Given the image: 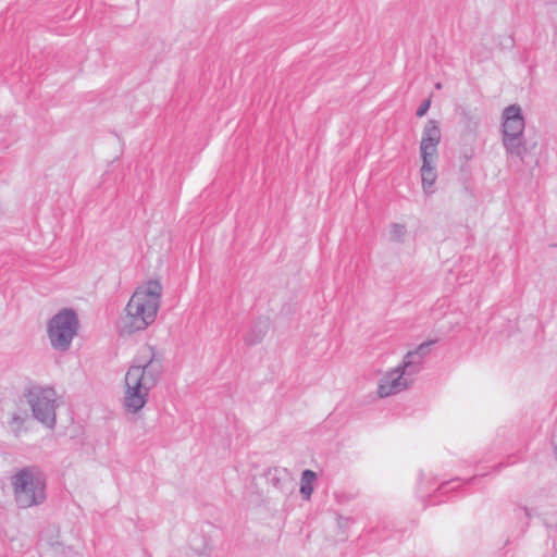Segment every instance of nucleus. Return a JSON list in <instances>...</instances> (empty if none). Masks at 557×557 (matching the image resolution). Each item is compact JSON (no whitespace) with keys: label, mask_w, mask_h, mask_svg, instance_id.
Here are the masks:
<instances>
[{"label":"nucleus","mask_w":557,"mask_h":557,"mask_svg":"<svg viewBox=\"0 0 557 557\" xmlns=\"http://www.w3.org/2000/svg\"><path fill=\"white\" fill-rule=\"evenodd\" d=\"M15 504L21 509L39 506L47 499V478L38 466H26L11 476Z\"/></svg>","instance_id":"7ed1b4c3"},{"label":"nucleus","mask_w":557,"mask_h":557,"mask_svg":"<svg viewBox=\"0 0 557 557\" xmlns=\"http://www.w3.org/2000/svg\"><path fill=\"white\" fill-rule=\"evenodd\" d=\"M161 296L162 285L158 281H149L146 285L137 287L120 320V334L129 336L151 325L156 321Z\"/></svg>","instance_id":"f03ea898"},{"label":"nucleus","mask_w":557,"mask_h":557,"mask_svg":"<svg viewBox=\"0 0 557 557\" xmlns=\"http://www.w3.org/2000/svg\"><path fill=\"white\" fill-rule=\"evenodd\" d=\"M430 106H431V100L430 99H426L424 100L417 109V116L419 117H422L426 114V112L429 111L430 109Z\"/></svg>","instance_id":"6ab92c4d"},{"label":"nucleus","mask_w":557,"mask_h":557,"mask_svg":"<svg viewBox=\"0 0 557 557\" xmlns=\"http://www.w3.org/2000/svg\"><path fill=\"white\" fill-rule=\"evenodd\" d=\"M26 398L34 419L42 425L53 429L57 423L55 409L59 406L54 388L32 386L26 393Z\"/></svg>","instance_id":"39448f33"},{"label":"nucleus","mask_w":557,"mask_h":557,"mask_svg":"<svg viewBox=\"0 0 557 557\" xmlns=\"http://www.w3.org/2000/svg\"><path fill=\"white\" fill-rule=\"evenodd\" d=\"M422 479H420V482H419V493H421V496L423 497L424 493H426V491H422Z\"/></svg>","instance_id":"412c9836"},{"label":"nucleus","mask_w":557,"mask_h":557,"mask_svg":"<svg viewBox=\"0 0 557 557\" xmlns=\"http://www.w3.org/2000/svg\"><path fill=\"white\" fill-rule=\"evenodd\" d=\"M79 330V320L72 308L58 311L47 324V334L53 349L64 352L71 348Z\"/></svg>","instance_id":"20e7f679"},{"label":"nucleus","mask_w":557,"mask_h":557,"mask_svg":"<svg viewBox=\"0 0 557 557\" xmlns=\"http://www.w3.org/2000/svg\"><path fill=\"white\" fill-rule=\"evenodd\" d=\"M442 133L436 120H428L425 123L420 143L421 159L436 158L437 147L441 143Z\"/></svg>","instance_id":"0eeeda50"},{"label":"nucleus","mask_w":557,"mask_h":557,"mask_svg":"<svg viewBox=\"0 0 557 557\" xmlns=\"http://www.w3.org/2000/svg\"><path fill=\"white\" fill-rule=\"evenodd\" d=\"M412 377L405 373L400 367L386 372L380 380L377 386V395L381 398L388 397L406 389Z\"/></svg>","instance_id":"423d86ee"},{"label":"nucleus","mask_w":557,"mask_h":557,"mask_svg":"<svg viewBox=\"0 0 557 557\" xmlns=\"http://www.w3.org/2000/svg\"><path fill=\"white\" fill-rule=\"evenodd\" d=\"M163 360L152 346L139 350L134 364L125 374L124 409L137 413L148 401L149 393L163 374Z\"/></svg>","instance_id":"f257e3e1"},{"label":"nucleus","mask_w":557,"mask_h":557,"mask_svg":"<svg viewBox=\"0 0 557 557\" xmlns=\"http://www.w3.org/2000/svg\"><path fill=\"white\" fill-rule=\"evenodd\" d=\"M545 496V492L544 491H540L534 497H533V502L535 504L534 507L530 508V507H522L521 510H523L524 515L527 518H531L533 516H537L540 515V503L541 500L544 498Z\"/></svg>","instance_id":"2eb2a0df"},{"label":"nucleus","mask_w":557,"mask_h":557,"mask_svg":"<svg viewBox=\"0 0 557 557\" xmlns=\"http://www.w3.org/2000/svg\"><path fill=\"white\" fill-rule=\"evenodd\" d=\"M406 232L407 230L404 224L394 223L392 225L391 235L394 240H401Z\"/></svg>","instance_id":"f3484780"},{"label":"nucleus","mask_w":557,"mask_h":557,"mask_svg":"<svg viewBox=\"0 0 557 557\" xmlns=\"http://www.w3.org/2000/svg\"><path fill=\"white\" fill-rule=\"evenodd\" d=\"M474 479H475V476H474V478H470V479L468 480V482H472Z\"/></svg>","instance_id":"b1692460"},{"label":"nucleus","mask_w":557,"mask_h":557,"mask_svg":"<svg viewBox=\"0 0 557 557\" xmlns=\"http://www.w3.org/2000/svg\"><path fill=\"white\" fill-rule=\"evenodd\" d=\"M460 479H453L451 481H445L443 482L437 488H436V493L438 494H443L445 493L446 491H448V486L455 482H458Z\"/></svg>","instance_id":"aec40b11"},{"label":"nucleus","mask_w":557,"mask_h":557,"mask_svg":"<svg viewBox=\"0 0 557 557\" xmlns=\"http://www.w3.org/2000/svg\"><path fill=\"white\" fill-rule=\"evenodd\" d=\"M434 342H424L422 344H420L416 349L414 351L422 358L424 359L431 351V346Z\"/></svg>","instance_id":"a211bd4d"},{"label":"nucleus","mask_w":557,"mask_h":557,"mask_svg":"<svg viewBox=\"0 0 557 557\" xmlns=\"http://www.w3.org/2000/svg\"><path fill=\"white\" fill-rule=\"evenodd\" d=\"M502 144L508 160L518 159L519 161L524 162L529 151L524 134H509V136H502Z\"/></svg>","instance_id":"1a4fd4ad"},{"label":"nucleus","mask_w":557,"mask_h":557,"mask_svg":"<svg viewBox=\"0 0 557 557\" xmlns=\"http://www.w3.org/2000/svg\"><path fill=\"white\" fill-rule=\"evenodd\" d=\"M423 359L414 351H408L404 357L403 363L399 364L405 373L409 374L411 377L419 373L422 369Z\"/></svg>","instance_id":"f8f14e48"},{"label":"nucleus","mask_w":557,"mask_h":557,"mask_svg":"<svg viewBox=\"0 0 557 557\" xmlns=\"http://www.w3.org/2000/svg\"><path fill=\"white\" fill-rule=\"evenodd\" d=\"M525 129V121L519 104H510L502 112V136L509 134L522 135Z\"/></svg>","instance_id":"6e6552de"},{"label":"nucleus","mask_w":557,"mask_h":557,"mask_svg":"<svg viewBox=\"0 0 557 557\" xmlns=\"http://www.w3.org/2000/svg\"><path fill=\"white\" fill-rule=\"evenodd\" d=\"M268 330L267 321H259L245 336L247 345H256L262 341Z\"/></svg>","instance_id":"4468645a"},{"label":"nucleus","mask_w":557,"mask_h":557,"mask_svg":"<svg viewBox=\"0 0 557 557\" xmlns=\"http://www.w3.org/2000/svg\"><path fill=\"white\" fill-rule=\"evenodd\" d=\"M435 87H436L437 89H441V88H442V84H441V83H437V84L435 85Z\"/></svg>","instance_id":"5701e85b"},{"label":"nucleus","mask_w":557,"mask_h":557,"mask_svg":"<svg viewBox=\"0 0 557 557\" xmlns=\"http://www.w3.org/2000/svg\"><path fill=\"white\" fill-rule=\"evenodd\" d=\"M436 158L422 159V165L420 169L421 173V186L423 193L428 196L435 193L434 184L437 178V171L435 166Z\"/></svg>","instance_id":"9d476101"},{"label":"nucleus","mask_w":557,"mask_h":557,"mask_svg":"<svg viewBox=\"0 0 557 557\" xmlns=\"http://www.w3.org/2000/svg\"><path fill=\"white\" fill-rule=\"evenodd\" d=\"M317 479V474L312 470H304L300 479V495L304 499L309 500L313 493V482Z\"/></svg>","instance_id":"ddd939ff"},{"label":"nucleus","mask_w":557,"mask_h":557,"mask_svg":"<svg viewBox=\"0 0 557 557\" xmlns=\"http://www.w3.org/2000/svg\"><path fill=\"white\" fill-rule=\"evenodd\" d=\"M268 482L283 494H288L293 490V479L285 468L270 469L267 474Z\"/></svg>","instance_id":"9b49d317"},{"label":"nucleus","mask_w":557,"mask_h":557,"mask_svg":"<svg viewBox=\"0 0 557 557\" xmlns=\"http://www.w3.org/2000/svg\"><path fill=\"white\" fill-rule=\"evenodd\" d=\"M24 422H25V417H23L18 413L12 414L11 420L9 422V426L15 436H18V434L23 430Z\"/></svg>","instance_id":"dca6fc26"},{"label":"nucleus","mask_w":557,"mask_h":557,"mask_svg":"<svg viewBox=\"0 0 557 557\" xmlns=\"http://www.w3.org/2000/svg\"><path fill=\"white\" fill-rule=\"evenodd\" d=\"M554 455H555V458L557 460V443L554 445Z\"/></svg>","instance_id":"4be33fe9"}]
</instances>
